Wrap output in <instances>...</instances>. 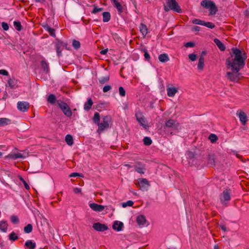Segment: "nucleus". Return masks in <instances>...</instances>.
<instances>
[{
  "label": "nucleus",
  "instance_id": "603ef678",
  "mask_svg": "<svg viewBox=\"0 0 249 249\" xmlns=\"http://www.w3.org/2000/svg\"><path fill=\"white\" fill-rule=\"evenodd\" d=\"M144 56L145 59L147 60H148L150 58L149 54L148 53L146 49L144 50Z\"/></svg>",
  "mask_w": 249,
  "mask_h": 249
},
{
  "label": "nucleus",
  "instance_id": "8fccbe9b",
  "mask_svg": "<svg viewBox=\"0 0 249 249\" xmlns=\"http://www.w3.org/2000/svg\"><path fill=\"white\" fill-rule=\"evenodd\" d=\"M189 59L192 61H194L196 60V55L194 53H191L188 55Z\"/></svg>",
  "mask_w": 249,
  "mask_h": 249
},
{
  "label": "nucleus",
  "instance_id": "5701e85b",
  "mask_svg": "<svg viewBox=\"0 0 249 249\" xmlns=\"http://www.w3.org/2000/svg\"><path fill=\"white\" fill-rule=\"evenodd\" d=\"M208 164L211 166H213L215 165V158L213 154H209L207 158Z\"/></svg>",
  "mask_w": 249,
  "mask_h": 249
},
{
  "label": "nucleus",
  "instance_id": "39448f33",
  "mask_svg": "<svg viewBox=\"0 0 249 249\" xmlns=\"http://www.w3.org/2000/svg\"><path fill=\"white\" fill-rule=\"evenodd\" d=\"M57 104L58 106V107L61 108V109L63 112L64 114L68 117H70L72 115V112L70 108V107H69V106L67 105V104L64 101L58 100L57 101Z\"/></svg>",
  "mask_w": 249,
  "mask_h": 249
},
{
  "label": "nucleus",
  "instance_id": "f257e3e1",
  "mask_svg": "<svg viewBox=\"0 0 249 249\" xmlns=\"http://www.w3.org/2000/svg\"><path fill=\"white\" fill-rule=\"evenodd\" d=\"M231 51V56L227 58L226 64L227 68L231 69L232 72H228L227 77L230 81L236 82L239 79V71L245 65L247 56L245 53H243L237 48H232Z\"/></svg>",
  "mask_w": 249,
  "mask_h": 249
},
{
  "label": "nucleus",
  "instance_id": "f704fd0d",
  "mask_svg": "<svg viewBox=\"0 0 249 249\" xmlns=\"http://www.w3.org/2000/svg\"><path fill=\"white\" fill-rule=\"evenodd\" d=\"M56 100L55 96L53 94H50L47 98L48 102L51 104H54Z\"/></svg>",
  "mask_w": 249,
  "mask_h": 249
},
{
  "label": "nucleus",
  "instance_id": "f03ea898",
  "mask_svg": "<svg viewBox=\"0 0 249 249\" xmlns=\"http://www.w3.org/2000/svg\"><path fill=\"white\" fill-rule=\"evenodd\" d=\"M164 9L166 12L172 10L178 13H182V10L176 0H166Z\"/></svg>",
  "mask_w": 249,
  "mask_h": 249
},
{
  "label": "nucleus",
  "instance_id": "ea45409f",
  "mask_svg": "<svg viewBox=\"0 0 249 249\" xmlns=\"http://www.w3.org/2000/svg\"><path fill=\"white\" fill-rule=\"evenodd\" d=\"M80 43L79 41L75 39L73 40L72 46L75 49H78L80 47Z\"/></svg>",
  "mask_w": 249,
  "mask_h": 249
},
{
  "label": "nucleus",
  "instance_id": "2f4dec72",
  "mask_svg": "<svg viewBox=\"0 0 249 249\" xmlns=\"http://www.w3.org/2000/svg\"><path fill=\"white\" fill-rule=\"evenodd\" d=\"M204 63V58L203 56H200L199 59V62L197 65L198 69L201 70L203 69Z\"/></svg>",
  "mask_w": 249,
  "mask_h": 249
},
{
  "label": "nucleus",
  "instance_id": "ddd939ff",
  "mask_svg": "<svg viewBox=\"0 0 249 249\" xmlns=\"http://www.w3.org/2000/svg\"><path fill=\"white\" fill-rule=\"evenodd\" d=\"M178 126V124L176 123L174 120L170 119L165 122V127L171 128L172 129H177Z\"/></svg>",
  "mask_w": 249,
  "mask_h": 249
},
{
  "label": "nucleus",
  "instance_id": "cd10ccee",
  "mask_svg": "<svg viewBox=\"0 0 249 249\" xmlns=\"http://www.w3.org/2000/svg\"><path fill=\"white\" fill-rule=\"evenodd\" d=\"M93 104L92 100L91 98H89L87 102L84 105V109L86 110H89Z\"/></svg>",
  "mask_w": 249,
  "mask_h": 249
},
{
  "label": "nucleus",
  "instance_id": "774afa93",
  "mask_svg": "<svg viewBox=\"0 0 249 249\" xmlns=\"http://www.w3.org/2000/svg\"><path fill=\"white\" fill-rule=\"evenodd\" d=\"M214 249H219L218 246L215 245L214 247Z\"/></svg>",
  "mask_w": 249,
  "mask_h": 249
},
{
  "label": "nucleus",
  "instance_id": "aec40b11",
  "mask_svg": "<svg viewBox=\"0 0 249 249\" xmlns=\"http://www.w3.org/2000/svg\"><path fill=\"white\" fill-rule=\"evenodd\" d=\"M140 31L142 35L145 36L146 35L148 34V29L146 25L143 23H141L140 27Z\"/></svg>",
  "mask_w": 249,
  "mask_h": 249
},
{
  "label": "nucleus",
  "instance_id": "0eeeda50",
  "mask_svg": "<svg viewBox=\"0 0 249 249\" xmlns=\"http://www.w3.org/2000/svg\"><path fill=\"white\" fill-rule=\"evenodd\" d=\"M136 185H138L140 190L142 191H147L150 186L149 181L144 178H139L138 182L136 183Z\"/></svg>",
  "mask_w": 249,
  "mask_h": 249
},
{
  "label": "nucleus",
  "instance_id": "052dcab7",
  "mask_svg": "<svg viewBox=\"0 0 249 249\" xmlns=\"http://www.w3.org/2000/svg\"><path fill=\"white\" fill-rule=\"evenodd\" d=\"M219 226H220V229L223 231H224V232L227 231V229H226V227L225 225H220Z\"/></svg>",
  "mask_w": 249,
  "mask_h": 249
},
{
  "label": "nucleus",
  "instance_id": "bf43d9fd",
  "mask_svg": "<svg viewBox=\"0 0 249 249\" xmlns=\"http://www.w3.org/2000/svg\"><path fill=\"white\" fill-rule=\"evenodd\" d=\"M77 176H80V175L78 173H72L70 175V177H75Z\"/></svg>",
  "mask_w": 249,
  "mask_h": 249
},
{
  "label": "nucleus",
  "instance_id": "1a4fd4ad",
  "mask_svg": "<svg viewBox=\"0 0 249 249\" xmlns=\"http://www.w3.org/2000/svg\"><path fill=\"white\" fill-rule=\"evenodd\" d=\"M30 107V104L28 102L25 101H20L17 103L18 109L22 112H25L28 111Z\"/></svg>",
  "mask_w": 249,
  "mask_h": 249
},
{
  "label": "nucleus",
  "instance_id": "c03bdc74",
  "mask_svg": "<svg viewBox=\"0 0 249 249\" xmlns=\"http://www.w3.org/2000/svg\"><path fill=\"white\" fill-rule=\"evenodd\" d=\"M204 21H205L199 19H195L194 20H193L192 22L195 24L203 25Z\"/></svg>",
  "mask_w": 249,
  "mask_h": 249
},
{
  "label": "nucleus",
  "instance_id": "f8f14e48",
  "mask_svg": "<svg viewBox=\"0 0 249 249\" xmlns=\"http://www.w3.org/2000/svg\"><path fill=\"white\" fill-rule=\"evenodd\" d=\"M135 170L138 173L143 174L145 170V166L144 164H142L141 162H137L135 165L134 166Z\"/></svg>",
  "mask_w": 249,
  "mask_h": 249
},
{
  "label": "nucleus",
  "instance_id": "72a5a7b5",
  "mask_svg": "<svg viewBox=\"0 0 249 249\" xmlns=\"http://www.w3.org/2000/svg\"><path fill=\"white\" fill-rule=\"evenodd\" d=\"M100 116L99 113L95 112L93 117V122L94 124H98L100 123Z\"/></svg>",
  "mask_w": 249,
  "mask_h": 249
},
{
  "label": "nucleus",
  "instance_id": "393cba45",
  "mask_svg": "<svg viewBox=\"0 0 249 249\" xmlns=\"http://www.w3.org/2000/svg\"><path fill=\"white\" fill-rule=\"evenodd\" d=\"M25 246L28 249H35L36 247V244L32 240H28L25 242Z\"/></svg>",
  "mask_w": 249,
  "mask_h": 249
},
{
  "label": "nucleus",
  "instance_id": "7ed1b4c3",
  "mask_svg": "<svg viewBox=\"0 0 249 249\" xmlns=\"http://www.w3.org/2000/svg\"><path fill=\"white\" fill-rule=\"evenodd\" d=\"M200 5L204 8L209 9L210 15H215L218 11L217 7L213 1L203 0L201 1Z\"/></svg>",
  "mask_w": 249,
  "mask_h": 249
},
{
  "label": "nucleus",
  "instance_id": "f3484780",
  "mask_svg": "<svg viewBox=\"0 0 249 249\" xmlns=\"http://www.w3.org/2000/svg\"><path fill=\"white\" fill-rule=\"evenodd\" d=\"M124 224L123 222L118 221H115L112 226L113 230L118 231H121L123 227Z\"/></svg>",
  "mask_w": 249,
  "mask_h": 249
},
{
  "label": "nucleus",
  "instance_id": "423d86ee",
  "mask_svg": "<svg viewBox=\"0 0 249 249\" xmlns=\"http://www.w3.org/2000/svg\"><path fill=\"white\" fill-rule=\"evenodd\" d=\"M231 193L230 189H226L220 194V202L223 205L228 206L229 201L231 200Z\"/></svg>",
  "mask_w": 249,
  "mask_h": 249
},
{
  "label": "nucleus",
  "instance_id": "7c9ffc66",
  "mask_svg": "<svg viewBox=\"0 0 249 249\" xmlns=\"http://www.w3.org/2000/svg\"><path fill=\"white\" fill-rule=\"evenodd\" d=\"M65 142L69 145H72L73 143V140L71 135H67L65 137Z\"/></svg>",
  "mask_w": 249,
  "mask_h": 249
},
{
  "label": "nucleus",
  "instance_id": "c756f323",
  "mask_svg": "<svg viewBox=\"0 0 249 249\" xmlns=\"http://www.w3.org/2000/svg\"><path fill=\"white\" fill-rule=\"evenodd\" d=\"M102 15H103V22H108V21H109V20L110 19V17H111L110 14L109 12H104L103 13Z\"/></svg>",
  "mask_w": 249,
  "mask_h": 249
},
{
  "label": "nucleus",
  "instance_id": "9b49d317",
  "mask_svg": "<svg viewBox=\"0 0 249 249\" xmlns=\"http://www.w3.org/2000/svg\"><path fill=\"white\" fill-rule=\"evenodd\" d=\"M92 227L95 230L98 231H104L108 229V227L107 225L99 222L94 223Z\"/></svg>",
  "mask_w": 249,
  "mask_h": 249
},
{
  "label": "nucleus",
  "instance_id": "13d9d810",
  "mask_svg": "<svg viewBox=\"0 0 249 249\" xmlns=\"http://www.w3.org/2000/svg\"><path fill=\"white\" fill-rule=\"evenodd\" d=\"M73 192L75 194H79L81 192V189L80 188H74L73 189Z\"/></svg>",
  "mask_w": 249,
  "mask_h": 249
},
{
  "label": "nucleus",
  "instance_id": "5fc2aeb1",
  "mask_svg": "<svg viewBox=\"0 0 249 249\" xmlns=\"http://www.w3.org/2000/svg\"><path fill=\"white\" fill-rule=\"evenodd\" d=\"M185 46L187 48L193 47L195 46V43L193 42H189L185 44Z\"/></svg>",
  "mask_w": 249,
  "mask_h": 249
},
{
  "label": "nucleus",
  "instance_id": "a18cd8bd",
  "mask_svg": "<svg viewBox=\"0 0 249 249\" xmlns=\"http://www.w3.org/2000/svg\"><path fill=\"white\" fill-rule=\"evenodd\" d=\"M119 94L122 97L125 96V90L122 87H120L119 88Z\"/></svg>",
  "mask_w": 249,
  "mask_h": 249
},
{
  "label": "nucleus",
  "instance_id": "69168bd1",
  "mask_svg": "<svg viewBox=\"0 0 249 249\" xmlns=\"http://www.w3.org/2000/svg\"><path fill=\"white\" fill-rule=\"evenodd\" d=\"M37 2H43L45 1V0H35Z\"/></svg>",
  "mask_w": 249,
  "mask_h": 249
},
{
  "label": "nucleus",
  "instance_id": "4c0bfd02",
  "mask_svg": "<svg viewBox=\"0 0 249 249\" xmlns=\"http://www.w3.org/2000/svg\"><path fill=\"white\" fill-rule=\"evenodd\" d=\"M109 79V76L107 75L106 76L101 77L99 79V81L100 84H103L107 82Z\"/></svg>",
  "mask_w": 249,
  "mask_h": 249
},
{
  "label": "nucleus",
  "instance_id": "a878e982",
  "mask_svg": "<svg viewBox=\"0 0 249 249\" xmlns=\"http://www.w3.org/2000/svg\"><path fill=\"white\" fill-rule=\"evenodd\" d=\"M44 29L47 31L52 36H55V30L49 26L48 25L43 26Z\"/></svg>",
  "mask_w": 249,
  "mask_h": 249
},
{
  "label": "nucleus",
  "instance_id": "6e6d98bb",
  "mask_svg": "<svg viewBox=\"0 0 249 249\" xmlns=\"http://www.w3.org/2000/svg\"><path fill=\"white\" fill-rule=\"evenodd\" d=\"M13 84H14L13 80H12L11 79H9L8 81V84L9 86L10 87H11V88H13L14 86Z\"/></svg>",
  "mask_w": 249,
  "mask_h": 249
},
{
  "label": "nucleus",
  "instance_id": "20e7f679",
  "mask_svg": "<svg viewBox=\"0 0 249 249\" xmlns=\"http://www.w3.org/2000/svg\"><path fill=\"white\" fill-rule=\"evenodd\" d=\"M111 121V117L109 115H107L103 118V122L99 123L97 125L98 128L97 132L99 133H101L104 130L107 129L109 127V123Z\"/></svg>",
  "mask_w": 249,
  "mask_h": 249
},
{
  "label": "nucleus",
  "instance_id": "e2e57ef3",
  "mask_svg": "<svg viewBox=\"0 0 249 249\" xmlns=\"http://www.w3.org/2000/svg\"><path fill=\"white\" fill-rule=\"evenodd\" d=\"M108 51V49H105V50H102L101 52H100V53L102 54H106L107 52Z\"/></svg>",
  "mask_w": 249,
  "mask_h": 249
},
{
  "label": "nucleus",
  "instance_id": "4468645a",
  "mask_svg": "<svg viewBox=\"0 0 249 249\" xmlns=\"http://www.w3.org/2000/svg\"><path fill=\"white\" fill-rule=\"evenodd\" d=\"M167 94L169 97H173L178 92V88L174 87H167L166 89Z\"/></svg>",
  "mask_w": 249,
  "mask_h": 249
},
{
  "label": "nucleus",
  "instance_id": "473e14b6",
  "mask_svg": "<svg viewBox=\"0 0 249 249\" xmlns=\"http://www.w3.org/2000/svg\"><path fill=\"white\" fill-rule=\"evenodd\" d=\"M25 28V24L24 23H21L20 21H17V31H24Z\"/></svg>",
  "mask_w": 249,
  "mask_h": 249
},
{
  "label": "nucleus",
  "instance_id": "c9c22d12",
  "mask_svg": "<svg viewBox=\"0 0 249 249\" xmlns=\"http://www.w3.org/2000/svg\"><path fill=\"white\" fill-rule=\"evenodd\" d=\"M33 230V226L31 224H28L27 226H26L24 228V231L26 233H30Z\"/></svg>",
  "mask_w": 249,
  "mask_h": 249
},
{
  "label": "nucleus",
  "instance_id": "412c9836",
  "mask_svg": "<svg viewBox=\"0 0 249 249\" xmlns=\"http://www.w3.org/2000/svg\"><path fill=\"white\" fill-rule=\"evenodd\" d=\"M28 155V153L26 150L17 151V159H25Z\"/></svg>",
  "mask_w": 249,
  "mask_h": 249
},
{
  "label": "nucleus",
  "instance_id": "0e129e2a",
  "mask_svg": "<svg viewBox=\"0 0 249 249\" xmlns=\"http://www.w3.org/2000/svg\"><path fill=\"white\" fill-rule=\"evenodd\" d=\"M11 221L13 223H16V216L15 215H13L11 217Z\"/></svg>",
  "mask_w": 249,
  "mask_h": 249
},
{
  "label": "nucleus",
  "instance_id": "680f3d73",
  "mask_svg": "<svg viewBox=\"0 0 249 249\" xmlns=\"http://www.w3.org/2000/svg\"><path fill=\"white\" fill-rule=\"evenodd\" d=\"M193 30L194 31H200V27L197 26H194L193 28Z\"/></svg>",
  "mask_w": 249,
  "mask_h": 249
},
{
  "label": "nucleus",
  "instance_id": "c85d7f7f",
  "mask_svg": "<svg viewBox=\"0 0 249 249\" xmlns=\"http://www.w3.org/2000/svg\"><path fill=\"white\" fill-rule=\"evenodd\" d=\"M41 63V67L43 69L44 71L47 73H49L50 71V69L48 63L44 60H42Z\"/></svg>",
  "mask_w": 249,
  "mask_h": 249
},
{
  "label": "nucleus",
  "instance_id": "338daca9",
  "mask_svg": "<svg viewBox=\"0 0 249 249\" xmlns=\"http://www.w3.org/2000/svg\"><path fill=\"white\" fill-rule=\"evenodd\" d=\"M206 54V52L202 51L201 53V55L200 56H203L204 57V55H205Z\"/></svg>",
  "mask_w": 249,
  "mask_h": 249
},
{
  "label": "nucleus",
  "instance_id": "09e8293b",
  "mask_svg": "<svg viewBox=\"0 0 249 249\" xmlns=\"http://www.w3.org/2000/svg\"><path fill=\"white\" fill-rule=\"evenodd\" d=\"M103 8H97V7H95L92 11V14H96L98 12H101L103 11Z\"/></svg>",
  "mask_w": 249,
  "mask_h": 249
},
{
  "label": "nucleus",
  "instance_id": "4d7b16f0",
  "mask_svg": "<svg viewBox=\"0 0 249 249\" xmlns=\"http://www.w3.org/2000/svg\"><path fill=\"white\" fill-rule=\"evenodd\" d=\"M0 74L7 76L8 75V72L5 70H0Z\"/></svg>",
  "mask_w": 249,
  "mask_h": 249
},
{
  "label": "nucleus",
  "instance_id": "864d4df0",
  "mask_svg": "<svg viewBox=\"0 0 249 249\" xmlns=\"http://www.w3.org/2000/svg\"><path fill=\"white\" fill-rule=\"evenodd\" d=\"M9 239L13 241L16 240V233L13 231L9 235Z\"/></svg>",
  "mask_w": 249,
  "mask_h": 249
},
{
  "label": "nucleus",
  "instance_id": "79ce46f5",
  "mask_svg": "<svg viewBox=\"0 0 249 249\" xmlns=\"http://www.w3.org/2000/svg\"><path fill=\"white\" fill-rule=\"evenodd\" d=\"M133 204H134V202H133V201H132V200H128L126 202L123 203H122V206L124 208H125L127 206L131 207V206H133Z\"/></svg>",
  "mask_w": 249,
  "mask_h": 249
},
{
  "label": "nucleus",
  "instance_id": "4be33fe9",
  "mask_svg": "<svg viewBox=\"0 0 249 249\" xmlns=\"http://www.w3.org/2000/svg\"><path fill=\"white\" fill-rule=\"evenodd\" d=\"M214 42L221 51H224L225 50L226 48L224 44L218 39L215 38L214 39Z\"/></svg>",
  "mask_w": 249,
  "mask_h": 249
},
{
  "label": "nucleus",
  "instance_id": "3c124183",
  "mask_svg": "<svg viewBox=\"0 0 249 249\" xmlns=\"http://www.w3.org/2000/svg\"><path fill=\"white\" fill-rule=\"evenodd\" d=\"M2 27L4 31H7L9 29V26L6 22H2L1 24Z\"/></svg>",
  "mask_w": 249,
  "mask_h": 249
},
{
  "label": "nucleus",
  "instance_id": "2eb2a0df",
  "mask_svg": "<svg viewBox=\"0 0 249 249\" xmlns=\"http://www.w3.org/2000/svg\"><path fill=\"white\" fill-rule=\"evenodd\" d=\"M89 206L92 210L96 212H102L105 209V207L104 206L95 203H90L89 204Z\"/></svg>",
  "mask_w": 249,
  "mask_h": 249
},
{
  "label": "nucleus",
  "instance_id": "a211bd4d",
  "mask_svg": "<svg viewBox=\"0 0 249 249\" xmlns=\"http://www.w3.org/2000/svg\"><path fill=\"white\" fill-rule=\"evenodd\" d=\"M238 116L243 125H245L248 121V118L246 114L243 111H240L238 114Z\"/></svg>",
  "mask_w": 249,
  "mask_h": 249
},
{
  "label": "nucleus",
  "instance_id": "de8ad7c7",
  "mask_svg": "<svg viewBox=\"0 0 249 249\" xmlns=\"http://www.w3.org/2000/svg\"><path fill=\"white\" fill-rule=\"evenodd\" d=\"M111 89V87L110 85H106L104 87L103 91L104 92H107Z\"/></svg>",
  "mask_w": 249,
  "mask_h": 249
},
{
  "label": "nucleus",
  "instance_id": "a19ab883",
  "mask_svg": "<svg viewBox=\"0 0 249 249\" xmlns=\"http://www.w3.org/2000/svg\"><path fill=\"white\" fill-rule=\"evenodd\" d=\"M9 120L6 118H0V126H4L8 124V122Z\"/></svg>",
  "mask_w": 249,
  "mask_h": 249
},
{
  "label": "nucleus",
  "instance_id": "6ab92c4d",
  "mask_svg": "<svg viewBox=\"0 0 249 249\" xmlns=\"http://www.w3.org/2000/svg\"><path fill=\"white\" fill-rule=\"evenodd\" d=\"M136 221L138 225L143 226L146 222V220L143 215H140L137 216Z\"/></svg>",
  "mask_w": 249,
  "mask_h": 249
},
{
  "label": "nucleus",
  "instance_id": "bb28decb",
  "mask_svg": "<svg viewBox=\"0 0 249 249\" xmlns=\"http://www.w3.org/2000/svg\"><path fill=\"white\" fill-rule=\"evenodd\" d=\"M8 224L6 221H0V230L2 232H6L7 229Z\"/></svg>",
  "mask_w": 249,
  "mask_h": 249
},
{
  "label": "nucleus",
  "instance_id": "e433bc0d",
  "mask_svg": "<svg viewBox=\"0 0 249 249\" xmlns=\"http://www.w3.org/2000/svg\"><path fill=\"white\" fill-rule=\"evenodd\" d=\"M209 139L212 143H214L218 140V137L215 134H211L209 136Z\"/></svg>",
  "mask_w": 249,
  "mask_h": 249
},
{
  "label": "nucleus",
  "instance_id": "6e6552de",
  "mask_svg": "<svg viewBox=\"0 0 249 249\" xmlns=\"http://www.w3.org/2000/svg\"><path fill=\"white\" fill-rule=\"evenodd\" d=\"M135 117L137 121L144 128H146L147 125L145 124L146 121L145 117H144L143 113L141 111H137L135 113Z\"/></svg>",
  "mask_w": 249,
  "mask_h": 249
},
{
  "label": "nucleus",
  "instance_id": "b1692460",
  "mask_svg": "<svg viewBox=\"0 0 249 249\" xmlns=\"http://www.w3.org/2000/svg\"><path fill=\"white\" fill-rule=\"evenodd\" d=\"M159 60L162 63H165L169 60V58L167 54L162 53L159 55Z\"/></svg>",
  "mask_w": 249,
  "mask_h": 249
},
{
  "label": "nucleus",
  "instance_id": "49530a36",
  "mask_svg": "<svg viewBox=\"0 0 249 249\" xmlns=\"http://www.w3.org/2000/svg\"><path fill=\"white\" fill-rule=\"evenodd\" d=\"M18 177L19 178V179L23 182V183L24 185L25 188L28 190L30 189V187L29 185L27 183V182L24 180V179L22 178V177L21 176H18Z\"/></svg>",
  "mask_w": 249,
  "mask_h": 249
},
{
  "label": "nucleus",
  "instance_id": "9d476101",
  "mask_svg": "<svg viewBox=\"0 0 249 249\" xmlns=\"http://www.w3.org/2000/svg\"><path fill=\"white\" fill-rule=\"evenodd\" d=\"M67 44L63 42L60 40H57L55 44V48L57 55L60 57L62 55V51L63 48L66 46Z\"/></svg>",
  "mask_w": 249,
  "mask_h": 249
},
{
  "label": "nucleus",
  "instance_id": "58836bf2",
  "mask_svg": "<svg viewBox=\"0 0 249 249\" xmlns=\"http://www.w3.org/2000/svg\"><path fill=\"white\" fill-rule=\"evenodd\" d=\"M143 141L145 145H150L152 142L151 138L148 137H144Z\"/></svg>",
  "mask_w": 249,
  "mask_h": 249
},
{
  "label": "nucleus",
  "instance_id": "37998d69",
  "mask_svg": "<svg viewBox=\"0 0 249 249\" xmlns=\"http://www.w3.org/2000/svg\"><path fill=\"white\" fill-rule=\"evenodd\" d=\"M203 26H205L209 28L213 29L215 27L214 23L211 22H205L204 21Z\"/></svg>",
  "mask_w": 249,
  "mask_h": 249
},
{
  "label": "nucleus",
  "instance_id": "dca6fc26",
  "mask_svg": "<svg viewBox=\"0 0 249 249\" xmlns=\"http://www.w3.org/2000/svg\"><path fill=\"white\" fill-rule=\"evenodd\" d=\"M114 6L116 8L119 14L122 13L124 11V8L121 3L117 0H110Z\"/></svg>",
  "mask_w": 249,
  "mask_h": 249
}]
</instances>
